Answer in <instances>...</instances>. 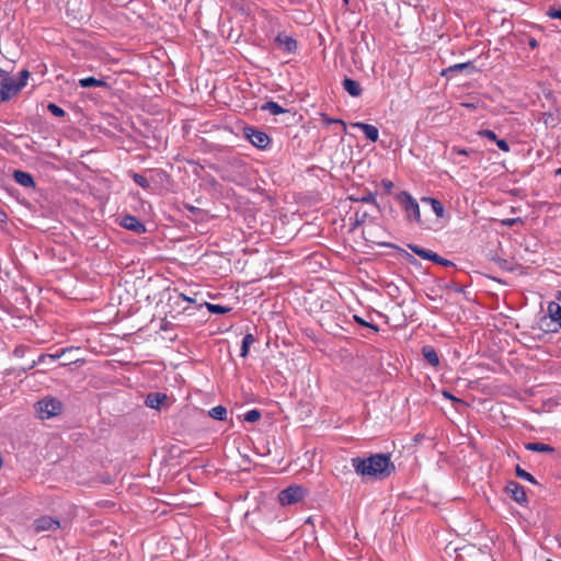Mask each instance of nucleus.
Listing matches in <instances>:
<instances>
[{
	"label": "nucleus",
	"instance_id": "1",
	"mask_svg": "<svg viewBox=\"0 0 561 561\" xmlns=\"http://www.w3.org/2000/svg\"><path fill=\"white\" fill-rule=\"evenodd\" d=\"M354 471L362 478L383 480L396 471L390 454H374L369 457H354L351 460Z\"/></svg>",
	"mask_w": 561,
	"mask_h": 561
},
{
	"label": "nucleus",
	"instance_id": "2",
	"mask_svg": "<svg viewBox=\"0 0 561 561\" xmlns=\"http://www.w3.org/2000/svg\"><path fill=\"white\" fill-rule=\"evenodd\" d=\"M28 77L30 72L25 69L20 72L18 80L11 77L9 72L2 70V102L16 95L26 84Z\"/></svg>",
	"mask_w": 561,
	"mask_h": 561
},
{
	"label": "nucleus",
	"instance_id": "3",
	"mask_svg": "<svg viewBox=\"0 0 561 561\" xmlns=\"http://www.w3.org/2000/svg\"><path fill=\"white\" fill-rule=\"evenodd\" d=\"M396 199L403 207V210L405 211L408 220L415 221L416 224H422L419 203L409 192H407V191L400 192L396 196Z\"/></svg>",
	"mask_w": 561,
	"mask_h": 561
},
{
	"label": "nucleus",
	"instance_id": "4",
	"mask_svg": "<svg viewBox=\"0 0 561 561\" xmlns=\"http://www.w3.org/2000/svg\"><path fill=\"white\" fill-rule=\"evenodd\" d=\"M35 408L38 416L45 420L59 415L64 404L54 397H45L36 403Z\"/></svg>",
	"mask_w": 561,
	"mask_h": 561
},
{
	"label": "nucleus",
	"instance_id": "5",
	"mask_svg": "<svg viewBox=\"0 0 561 561\" xmlns=\"http://www.w3.org/2000/svg\"><path fill=\"white\" fill-rule=\"evenodd\" d=\"M307 495L306 489L300 485H290L278 494V500L282 505H291L304 500Z\"/></svg>",
	"mask_w": 561,
	"mask_h": 561
},
{
	"label": "nucleus",
	"instance_id": "6",
	"mask_svg": "<svg viewBox=\"0 0 561 561\" xmlns=\"http://www.w3.org/2000/svg\"><path fill=\"white\" fill-rule=\"evenodd\" d=\"M244 135L249 141L259 149H265L271 142L270 136L255 127H245Z\"/></svg>",
	"mask_w": 561,
	"mask_h": 561
},
{
	"label": "nucleus",
	"instance_id": "7",
	"mask_svg": "<svg viewBox=\"0 0 561 561\" xmlns=\"http://www.w3.org/2000/svg\"><path fill=\"white\" fill-rule=\"evenodd\" d=\"M119 226L138 234L147 231L146 226L133 215L122 216L119 219Z\"/></svg>",
	"mask_w": 561,
	"mask_h": 561
},
{
	"label": "nucleus",
	"instance_id": "8",
	"mask_svg": "<svg viewBox=\"0 0 561 561\" xmlns=\"http://www.w3.org/2000/svg\"><path fill=\"white\" fill-rule=\"evenodd\" d=\"M505 491L518 504L527 503L525 488L516 481H508Z\"/></svg>",
	"mask_w": 561,
	"mask_h": 561
},
{
	"label": "nucleus",
	"instance_id": "9",
	"mask_svg": "<svg viewBox=\"0 0 561 561\" xmlns=\"http://www.w3.org/2000/svg\"><path fill=\"white\" fill-rule=\"evenodd\" d=\"M59 527V520L50 516H42L34 522L35 533H41L45 530H56Z\"/></svg>",
	"mask_w": 561,
	"mask_h": 561
},
{
	"label": "nucleus",
	"instance_id": "10",
	"mask_svg": "<svg viewBox=\"0 0 561 561\" xmlns=\"http://www.w3.org/2000/svg\"><path fill=\"white\" fill-rule=\"evenodd\" d=\"M275 42L283 48L284 51L289 54L295 53L298 48V43L294 37L282 33L276 36Z\"/></svg>",
	"mask_w": 561,
	"mask_h": 561
},
{
	"label": "nucleus",
	"instance_id": "11",
	"mask_svg": "<svg viewBox=\"0 0 561 561\" xmlns=\"http://www.w3.org/2000/svg\"><path fill=\"white\" fill-rule=\"evenodd\" d=\"M168 396L162 392H150L147 394L145 403L148 408L159 410L160 407L167 402Z\"/></svg>",
	"mask_w": 561,
	"mask_h": 561
},
{
	"label": "nucleus",
	"instance_id": "12",
	"mask_svg": "<svg viewBox=\"0 0 561 561\" xmlns=\"http://www.w3.org/2000/svg\"><path fill=\"white\" fill-rule=\"evenodd\" d=\"M352 127L359 128L368 140L373 142L378 140L379 131L374 125L356 122L352 124Z\"/></svg>",
	"mask_w": 561,
	"mask_h": 561
},
{
	"label": "nucleus",
	"instance_id": "13",
	"mask_svg": "<svg viewBox=\"0 0 561 561\" xmlns=\"http://www.w3.org/2000/svg\"><path fill=\"white\" fill-rule=\"evenodd\" d=\"M13 179L16 183H19L21 186L26 188H34L35 187V181L31 173L22 171V170H15L13 172Z\"/></svg>",
	"mask_w": 561,
	"mask_h": 561
},
{
	"label": "nucleus",
	"instance_id": "14",
	"mask_svg": "<svg viewBox=\"0 0 561 561\" xmlns=\"http://www.w3.org/2000/svg\"><path fill=\"white\" fill-rule=\"evenodd\" d=\"M342 85H343V89L352 96H359L363 92L362 88H360V84L351 79V78H344V80L342 81Z\"/></svg>",
	"mask_w": 561,
	"mask_h": 561
},
{
	"label": "nucleus",
	"instance_id": "15",
	"mask_svg": "<svg viewBox=\"0 0 561 561\" xmlns=\"http://www.w3.org/2000/svg\"><path fill=\"white\" fill-rule=\"evenodd\" d=\"M79 85L82 88H110L108 83L102 79L94 77H87L79 80Z\"/></svg>",
	"mask_w": 561,
	"mask_h": 561
},
{
	"label": "nucleus",
	"instance_id": "16",
	"mask_svg": "<svg viewBox=\"0 0 561 561\" xmlns=\"http://www.w3.org/2000/svg\"><path fill=\"white\" fill-rule=\"evenodd\" d=\"M348 199L357 203L371 204L374 207H376L377 210H380V205L376 201L375 194L371 192H367L366 194L360 196L351 195Z\"/></svg>",
	"mask_w": 561,
	"mask_h": 561
},
{
	"label": "nucleus",
	"instance_id": "17",
	"mask_svg": "<svg viewBox=\"0 0 561 561\" xmlns=\"http://www.w3.org/2000/svg\"><path fill=\"white\" fill-rule=\"evenodd\" d=\"M422 354L426 362L432 366H437L439 364V357L436 350L431 345H425L422 347Z\"/></svg>",
	"mask_w": 561,
	"mask_h": 561
},
{
	"label": "nucleus",
	"instance_id": "18",
	"mask_svg": "<svg viewBox=\"0 0 561 561\" xmlns=\"http://www.w3.org/2000/svg\"><path fill=\"white\" fill-rule=\"evenodd\" d=\"M525 448L529 451H537V453H553L554 448L548 444L543 443H527L525 444Z\"/></svg>",
	"mask_w": 561,
	"mask_h": 561
},
{
	"label": "nucleus",
	"instance_id": "19",
	"mask_svg": "<svg viewBox=\"0 0 561 561\" xmlns=\"http://www.w3.org/2000/svg\"><path fill=\"white\" fill-rule=\"evenodd\" d=\"M262 111H268L272 115H279L288 112L286 108L282 107L278 103L274 101H267L261 106Z\"/></svg>",
	"mask_w": 561,
	"mask_h": 561
},
{
	"label": "nucleus",
	"instance_id": "20",
	"mask_svg": "<svg viewBox=\"0 0 561 561\" xmlns=\"http://www.w3.org/2000/svg\"><path fill=\"white\" fill-rule=\"evenodd\" d=\"M423 202L431 204L433 211L437 217H443L445 214V207L440 201L432 197H424Z\"/></svg>",
	"mask_w": 561,
	"mask_h": 561
},
{
	"label": "nucleus",
	"instance_id": "21",
	"mask_svg": "<svg viewBox=\"0 0 561 561\" xmlns=\"http://www.w3.org/2000/svg\"><path fill=\"white\" fill-rule=\"evenodd\" d=\"M255 342V337L252 333H247L243 336L240 356L245 358L249 355L251 345Z\"/></svg>",
	"mask_w": 561,
	"mask_h": 561
},
{
	"label": "nucleus",
	"instance_id": "22",
	"mask_svg": "<svg viewBox=\"0 0 561 561\" xmlns=\"http://www.w3.org/2000/svg\"><path fill=\"white\" fill-rule=\"evenodd\" d=\"M548 312L550 314V318L558 322V324L561 327V306L554 301H551L548 305Z\"/></svg>",
	"mask_w": 561,
	"mask_h": 561
},
{
	"label": "nucleus",
	"instance_id": "23",
	"mask_svg": "<svg viewBox=\"0 0 561 561\" xmlns=\"http://www.w3.org/2000/svg\"><path fill=\"white\" fill-rule=\"evenodd\" d=\"M408 248L413 252L415 253L416 255H419L420 257L424 259V260H431L432 257V253L433 251L428 250V249H424V248H421L420 245L417 244H413V243H410L408 244Z\"/></svg>",
	"mask_w": 561,
	"mask_h": 561
},
{
	"label": "nucleus",
	"instance_id": "24",
	"mask_svg": "<svg viewBox=\"0 0 561 561\" xmlns=\"http://www.w3.org/2000/svg\"><path fill=\"white\" fill-rule=\"evenodd\" d=\"M208 415L214 420L225 421L227 419V409L224 405H217L208 411Z\"/></svg>",
	"mask_w": 561,
	"mask_h": 561
},
{
	"label": "nucleus",
	"instance_id": "25",
	"mask_svg": "<svg viewBox=\"0 0 561 561\" xmlns=\"http://www.w3.org/2000/svg\"><path fill=\"white\" fill-rule=\"evenodd\" d=\"M515 473H516V477L519 479L526 480L533 484H538V481L536 480V478L533 474H530L529 472H527L526 470H524L519 465L516 466Z\"/></svg>",
	"mask_w": 561,
	"mask_h": 561
},
{
	"label": "nucleus",
	"instance_id": "26",
	"mask_svg": "<svg viewBox=\"0 0 561 561\" xmlns=\"http://www.w3.org/2000/svg\"><path fill=\"white\" fill-rule=\"evenodd\" d=\"M463 69H469V70L472 71V70L476 69V67H474V65L471 61H467V62L456 64L454 66H450L449 68L444 70L443 73H446V72H457V71H461Z\"/></svg>",
	"mask_w": 561,
	"mask_h": 561
},
{
	"label": "nucleus",
	"instance_id": "27",
	"mask_svg": "<svg viewBox=\"0 0 561 561\" xmlns=\"http://www.w3.org/2000/svg\"><path fill=\"white\" fill-rule=\"evenodd\" d=\"M205 305H206L208 311L211 313H215V314H224L231 310V308L225 307L221 305H215V304H209V302H206Z\"/></svg>",
	"mask_w": 561,
	"mask_h": 561
},
{
	"label": "nucleus",
	"instance_id": "28",
	"mask_svg": "<svg viewBox=\"0 0 561 561\" xmlns=\"http://www.w3.org/2000/svg\"><path fill=\"white\" fill-rule=\"evenodd\" d=\"M368 218V213L366 210L357 209L354 213V226L358 227L365 224Z\"/></svg>",
	"mask_w": 561,
	"mask_h": 561
},
{
	"label": "nucleus",
	"instance_id": "29",
	"mask_svg": "<svg viewBox=\"0 0 561 561\" xmlns=\"http://www.w3.org/2000/svg\"><path fill=\"white\" fill-rule=\"evenodd\" d=\"M321 119H322L323 124L327 125V126L332 125V124H340V125H342L343 130L346 129L345 122L340 119V118H331L327 114H321Z\"/></svg>",
	"mask_w": 561,
	"mask_h": 561
},
{
	"label": "nucleus",
	"instance_id": "30",
	"mask_svg": "<svg viewBox=\"0 0 561 561\" xmlns=\"http://www.w3.org/2000/svg\"><path fill=\"white\" fill-rule=\"evenodd\" d=\"M35 365H36V362L32 360L27 365H20L18 367L12 368V369H5V373L7 374H11V373H16L18 371L19 375H21L22 373H25V371L32 369Z\"/></svg>",
	"mask_w": 561,
	"mask_h": 561
},
{
	"label": "nucleus",
	"instance_id": "31",
	"mask_svg": "<svg viewBox=\"0 0 561 561\" xmlns=\"http://www.w3.org/2000/svg\"><path fill=\"white\" fill-rule=\"evenodd\" d=\"M133 180L134 182L141 186L142 188L145 190H148L150 187V183L149 181L147 180V178H145L144 175L139 174V173H134L133 175Z\"/></svg>",
	"mask_w": 561,
	"mask_h": 561
},
{
	"label": "nucleus",
	"instance_id": "32",
	"mask_svg": "<svg viewBox=\"0 0 561 561\" xmlns=\"http://www.w3.org/2000/svg\"><path fill=\"white\" fill-rule=\"evenodd\" d=\"M261 419V412L256 409L250 410L244 414V421L247 422H256Z\"/></svg>",
	"mask_w": 561,
	"mask_h": 561
},
{
	"label": "nucleus",
	"instance_id": "33",
	"mask_svg": "<svg viewBox=\"0 0 561 561\" xmlns=\"http://www.w3.org/2000/svg\"><path fill=\"white\" fill-rule=\"evenodd\" d=\"M47 110L56 117H64L66 112L55 103H49Z\"/></svg>",
	"mask_w": 561,
	"mask_h": 561
},
{
	"label": "nucleus",
	"instance_id": "34",
	"mask_svg": "<svg viewBox=\"0 0 561 561\" xmlns=\"http://www.w3.org/2000/svg\"><path fill=\"white\" fill-rule=\"evenodd\" d=\"M354 321H355L356 323H358L359 325H362V327H366V328L371 329L374 332H378V331H379L378 325H376V324H373V323H369V322L365 321V320H364L362 317H359V316H356V314H355V316H354Z\"/></svg>",
	"mask_w": 561,
	"mask_h": 561
},
{
	"label": "nucleus",
	"instance_id": "35",
	"mask_svg": "<svg viewBox=\"0 0 561 561\" xmlns=\"http://www.w3.org/2000/svg\"><path fill=\"white\" fill-rule=\"evenodd\" d=\"M478 135L488 138L489 140L496 141L497 136L496 134L491 129H481L478 131Z\"/></svg>",
	"mask_w": 561,
	"mask_h": 561
},
{
	"label": "nucleus",
	"instance_id": "36",
	"mask_svg": "<svg viewBox=\"0 0 561 561\" xmlns=\"http://www.w3.org/2000/svg\"><path fill=\"white\" fill-rule=\"evenodd\" d=\"M547 15L551 19H559L561 20V9L550 7L547 11Z\"/></svg>",
	"mask_w": 561,
	"mask_h": 561
},
{
	"label": "nucleus",
	"instance_id": "37",
	"mask_svg": "<svg viewBox=\"0 0 561 561\" xmlns=\"http://www.w3.org/2000/svg\"><path fill=\"white\" fill-rule=\"evenodd\" d=\"M194 300L187 296H185L184 294H178L175 297H174V302L180 306L182 302H193Z\"/></svg>",
	"mask_w": 561,
	"mask_h": 561
},
{
	"label": "nucleus",
	"instance_id": "38",
	"mask_svg": "<svg viewBox=\"0 0 561 561\" xmlns=\"http://www.w3.org/2000/svg\"><path fill=\"white\" fill-rule=\"evenodd\" d=\"M451 152L456 153L458 156H469L471 152H474V151L472 149L467 150V149H462V148L454 146L451 148Z\"/></svg>",
	"mask_w": 561,
	"mask_h": 561
},
{
	"label": "nucleus",
	"instance_id": "39",
	"mask_svg": "<svg viewBox=\"0 0 561 561\" xmlns=\"http://www.w3.org/2000/svg\"><path fill=\"white\" fill-rule=\"evenodd\" d=\"M381 185L387 194H390L393 188V182L387 179L381 180Z\"/></svg>",
	"mask_w": 561,
	"mask_h": 561
},
{
	"label": "nucleus",
	"instance_id": "40",
	"mask_svg": "<svg viewBox=\"0 0 561 561\" xmlns=\"http://www.w3.org/2000/svg\"><path fill=\"white\" fill-rule=\"evenodd\" d=\"M496 146L504 152H508L510 151V145L508 142L505 140V139H497L496 141Z\"/></svg>",
	"mask_w": 561,
	"mask_h": 561
},
{
	"label": "nucleus",
	"instance_id": "41",
	"mask_svg": "<svg viewBox=\"0 0 561 561\" xmlns=\"http://www.w3.org/2000/svg\"><path fill=\"white\" fill-rule=\"evenodd\" d=\"M517 222H522V219L519 217L507 218V219L502 220V225L507 226V227H512Z\"/></svg>",
	"mask_w": 561,
	"mask_h": 561
},
{
	"label": "nucleus",
	"instance_id": "42",
	"mask_svg": "<svg viewBox=\"0 0 561 561\" xmlns=\"http://www.w3.org/2000/svg\"><path fill=\"white\" fill-rule=\"evenodd\" d=\"M25 350H26V347H25V346H18V347H15V350L13 351V354H14V356H16V357L23 356V355H24V353H25Z\"/></svg>",
	"mask_w": 561,
	"mask_h": 561
},
{
	"label": "nucleus",
	"instance_id": "43",
	"mask_svg": "<svg viewBox=\"0 0 561 561\" xmlns=\"http://www.w3.org/2000/svg\"><path fill=\"white\" fill-rule=\"evenodd\" d=\"M442 259H443V257H442L440 255H438L437 253L433 252V253H432V257H431V260H430V261H432V262H434V263H436V264H439V263H440V261H442Z\"/></svg>",
	"mask_w": 561,
	"mask_h": 561
},
{
	"label": "nucleus",
	"instance_id": "44",
	"mask_svg": "<svg viewBox=\"0 0 561 561\" xmlns=\"http://www.w3.org/2000/svg\"><path fill=\"white\" fill-rule=\"evenodd\" d=\"M528 45L531 49H535L538 47V41L534 37H530L529 41H528Z\"/></svg>",
	"mask_w": 561,
	"mask_h": 561
},
{
	"label": "nucleus",
	"instance_id": "45",
	"mask_svg": "<svg viewBox=\"0 0 561 561\" xmlns=\"http://www.w3.org/2000/svg\"><path fill=\"white\" fill-rule=\"evenodd\" d=\"M439 265L447 266V267H453V266H455V264H454L451 261H449V260H447V259H444V257L442 259V261H440Z\"/></svg>",
	"mask_w": 561,
	"mask_h": 561
},
{
	"label": "nucleus",
	"instance_id": "46",
	"mask_svg": "<svg viewBox=\"0 0 561 561\" xmlns=\"http://www.w3.org/2000/svg\"><path fill=\"white\" fill-rule=\"evenodd\" d=\"M183 206H184V208H186L187 210H190V211H192V213H197V211H199V209H198L197 207L193 206V205L184 204Z\"/></svg>",
	"mask_w": 561,
	"mask_h": 561
},
{
	"label": "nucleus",
	"instance_id": "47",
	"mask_svg": "<svg viewBox=\"0 0 561 561\" xmlns=\"http://www.w3.org/2000/svg\"><path fill=\"white\" fill-rule=\"evenodd\" d=\"M400 251L405 255V257L408 259L409 262H413L414 261V257L408 253L405 250H401Z\"/></svg>",
	"mask_w": 561,
	"mask_h": 561
},
{
	"label": "nucleus",
	"instance_id": "48",
	"mask_svg": "<svg viewBox=\"0 0 561 561\" xmlns=\"http://www.w3.org/2000/svg\"><path fill=\"white\" fill-rule=\"evenodd\" d=\"M46 356H48V357H50V358H53V359H57V358H59V357H60V355H59V354H57V355H41V356H39V358H38V362H41V360H42L43 358H45Z\"/></svg>",
	"mask_w": 561,
	"mask_h": 561
},
{
	"label": "nucleus",
	"instance_id": "49",
	"mask_svg": "<svg viewBox=\"0 0 561 561\" xmlns=\"http://www.w3.org/2000/svg\"><path fill=\"white\" fill-rule=\"evenodd\" d=\"M160 329H161L162 331H167V330L169 329V322L164 321V322L161 324Z\"/></svg>",
	"mask_w": 561,
	"mask_h": 561
},
{
	"label": "nucleus",
	"instance_id": "50",
	"mask_svg": "<svg viewBox=\"0 0 561 561\" xmlns=\"http://www.w3.org/2000/svg\"><path fill=\"white\" fill-rule=\"evenodd\" d=\"M345 3H348L350 0H343Z\"/></svg>",
	"mask_w": 561,
	"mask_h": 561
},
{
	"label": "nucleus",
	"instance_id": "51",
	"mask_svg": "<svg viewBox=\"0 0 561 561\" xmlns=\"http://www.w3.org/2000/svg\"><path fill=\"white\" fill-rule=\"evenodd\" d=\"M547 561H552L551 559H548Z\"/></svg>",
	"mask_w": 561,
	"mask_h": 561
}]
</instances>
